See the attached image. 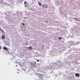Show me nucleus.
<instances>
[{"label":"nucleus","mask_w":80,"mask_h":80,"mask_svg":"<svg viewBox=\"0 0 80 80\" xmlns=\"http://www.w3.org/2000/svg\"><path fill=\"white\" fill-rule=\"evenodd\" d=\"M42 7H43V8H47V6H45V5H42Z\"/></svg>","instance_id":"1"},{"label":"nucleus","mask_w":80,"mask_h":80,"mask_svg":"<svg viewBox=\"0 0 80 80\" xmlns=\"http://www.w3.org/2000/svg\"><path fill=\"white\" fill-rule=\"evenodd\" d=\"M75 75L76 77H79V76L80 75L78 73H76L75 74Z\"/></svg>","instance_id":"2"},{"label":"nucleus","mask_w":80,"mask_h":80,"mask_svg":"<svg viewBox=\"0 0 80 80\" xmlns=\"http://www.w3.org/2000/svg\"><path fill=\"white\" fill-rule=\"evenodd\" d=\"M3 49H4V50H8V49H7V48L5 47H3Z\"/></svg>","instance_id":"3"},{"label":"nucleus","mask_w":80,"mask_h":80,"mask_svg":"<svg viewBox=\"0 0 80 80\" xmlns=\"http://www.w3.org/2000/svg\"><path fill=\"white\" fill-rule=\"evenodd\" d=\"M38 4L39 6H41L42 5V3L40 2H39Z\"/></svg>","instance_id":"4"},{"label":"nucleus","mask_w":80,"mask_h":80,"mask_svg":"<svg viewBox=\"0 0 80 80\" xmlns=\"http://www.w3.org/2000/svg\"><path fill=\"white\" fill-rule=\"evenodd\" d=\"M28 48L30 49H32V47L31 46H30Z\"/></svg>","instance_id":"5"},{"label":"nucleus","mask_w":80,"mask_h":80,"mask_svg":"<svg viewBox=\"0 0 80 80\" xmlns=\"http://www.w3.org/2000/svg\"><path fill=\"white\" fill-rule=\"evenodd\" d=\"M59 39L60 40L62 39V38L61 37H60Z\"/></svg>","instance_id":"6"},{"label":"nucleus","mask_w":80,"mask_h":80,"mask_svg":"<svg viewBox=\"0 0 80 80\" xmlns=\"http://www.w3.org/2000/svg\"><path fill=\"white\" fill-rule=\"evenodd\" d=\"M2 38H3V39H5V37L4 36H2Z\"/></svg>","instance_id":"7"},{"label":"nucleus","mask_w":80,"mask_h":80,"mask_svg":"<svg viewBox=\"0 0 80 80\" xmlns=\"http://www.w3.org/2000/svg\"><path fill=\"white\" fill-rule=\"evenodd\" d=\"M24 3H25V4H26V3H27V2H26V1H25L24 2Z\"/></svg>","instance_id":"8"},{"label":"nucleus","mask_w":80,"mask_h":80,"mask_svg":"<svg viewBox=\"0 0 80 80\" xmlns=\"http://www.w3.org/2000/svg\"><path fill=\"white\" fill-rule=\"evenodd\" d=\"M22 25H23V26L25 25V23H23V24H22Z\"/></svg>","instance_id":"9"},{"label":"nucleus","mask_w":80,"mask_h":80,"mask_svg":"<svg viewBox=\"0 0 80 80\" xmlns=\"http://www.w3.org/2000/svg\"><path fill=\"white\" fill-rule=\"evenodd\" d=\"M23 22H25V20H23Z\"/></svg>","instance_id":"10"},{"label":"nucleus","mask_w":80,"mask_h":80,"mask_svg":"<svg viewBox=\"0 0 80 80\" xmlns=\"http://www.w3.org/2000/svg\"><path fill=\"white\" fill-rule=\"evenodd\" d=\"M36 60H37V62H39V60L38 59H36Z\"/></svg>","instance_id":"11"},{"label":"nucleus","mask_w":80,"mask_h":80,"mask_svg":"<svg viewBox=\"0 0 80 80\" xmlns=\"http://www.w3.org/2000/svg\"><path fill=\"white\" fill-rule=\"evenodd\" d=\"M2 49V48L1 47H0V50Z\"/></svg>","instance_id":"12"}]
</instances>
